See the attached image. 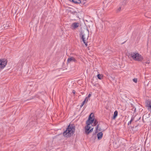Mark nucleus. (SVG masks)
Wrapping results in <instances>:
<instances>
[{
	"mask_svg": "<svg viewBox=\"0 0 151 151\" xmlns=\"http://www.w3.org/2000/svg\"><path fill=\"white\" fill-rule=\"evenodd\" d=\"M86 102H85V101H83V102L80 105V107H82L83 106V105Z\"/></svg>",
	"mask_w": 151,
	"mask_h": 151,
	"instance_id": "nucleus-19",
	"label": "nucleus"
},
{
	"mask_svg": "<svg viewBox=\"0 0 151 151\" xmlns=\"http://www.w3.org/2000/svg\"><path fill=\"white\" fill-rule=\"evenodd\" d=\"M94 119V114L93 113H91L89 116L88 120L86 122V124L90 125V124H92L93 122Z\"/></svg>",
	"mask_w": 151,
	"mask_h": 151,
	"instance_id": "nucleus-3",
	"label": "nucleus"
},
{
	"mask_svg": "<svg viewBox=\"0 0 151 151\" xmlns=\"http://www.w3.org/2000/svg\"><path fill=\"white\" fill-rule=\"evenodd\" d=\"M151 105V101L147 100L146 102V106L147 107Z\"/></svg>",
	"mask_w": 151,
	"mask_h": 151,
	"instance_id": "nucleus-10",
	"label": "nucleus"
},
{
	"mask_svg": "<svg viewBox=\"0 0 151 151\" xmlns=\"http://www.w3.org/2000/svg\"><path fill=\"white\" fill-rule=\"evenodd\" d=\"M86 37L85 35V34H83L82 35V40L83 42V43L85 44V45L86 46H87L88 45L86 42Z\"/></svg>",
	"mask_w": 151,
	"mask_h": 151,
	"instance_id": "nucleus-8",
	"label": "nucleus"
},
{
	"mask_svg": "<svg viewBox=\"0 0 151 151\" xmlns=\"http://www.w3.org/2000/svg\"><path fill=\"white\" fill-rule=\"evenodd\" d=\"M147 108L148 110L150 111V112H151V105L149 106H147Z\"/></svg>",
	"mask_w": 151,
	"mask_h": 151,
	"instance_id": "nucleus-17",
	"label": "nucleus"
},
{
	"mask_svg": "<svg viewBox=\"0 0 151 151\" xmlns=\"http://www.w3.org/2000/svg\"><path fill=\"white\" fill-rule=\"evenodd\" d=\"M67 61L68 63H69L71 62H76L77 60L73 57H70L68 58Z\"/></svg>",
	"mask_w": 151,
	"mask_h": 151,
	"instance_id": "nucleus-6",
	"label": "nucleus"
},
{
	"mask_svg": "<svg viewBox=\"0 0 151 151\" xmlns=\"http://www.w3.org/2000/svg\"><path fill=\"white\" fill-rule=\"evenodd\" d=\"M7 63V61L4 59H0V68H4L6 65Z\"/></svg>",
	"mask_w": 151,
	"mask_h": 151,
	"instance_id": "nucleus-4",
	"label": "nucleus"
},
{
	"mask_svg": "<svg viewBox=\"0 0 151 151\" xmlns=\"http://www.w3.org/2000/svg\"><path fill=\"white\" fill-rule=\"evenodd\" d=\"M93 125L94 126H96L98 123V122L96 119H94V120L93 122Z\"/></svg>",
	"mask_w": 151,
	"mask_h": 151,
	"instance_id": "nucleus-16",
	"label": "nucleus"
},
{
	"mask_svg": "<svg viewBox=\"0 0 151 151\" xmlns=\"http://www.w3.org/2000/svg\"><path fill=\"white\" fill-rule=\"evenodd\" d=\"M103 76L102 75L98 74L97 75L98 78L99 79H101L103 78Z\"/></svg>",
	"mask_w": 151,
	"mask_h": 151,
	"instance_id": "nucleus-15",
	"label": "nucleus"
},
{
	"mask_svg": "<svg viewBox=\"0 0 151 151\" xmlns=\"http://www.w3.org/2000/svg\"><path fill=\"white\" fill-rule=\"evenodd\" d=\"M72 92L74 94H75V93L76 91L74 90H73L72 91Z\"/></svg>",
	"mask_w": 151,
	"mask_h": 151,
	"instance_id": "nucleus-23",
	"label": "nucleus"
},
{
	"mask_svg": "<svg viewBox=\"0 0 151 151\" xmlns=\"http://www.w3.org/2000/svg\"><path fill=\"white\" fill-rule=\"evenodd\" d=\"M75 131V128L74 126L69 125L66 129L64 132L63 135L65 137H70L73 134Z\"/></svg>",
	"mask_w": 151,
	"mask_h": 151,
	"instance_id": "nucleus-1",
	"label": "nucleus"
},
{
	"mask_svg": "<svg viewBox=\"0 0 151 151\" xmlns=\"http://www.w3.org/2000/svg\"><path fill=\"white\" fill-rule=\"evenodd\" d=\"M72 2L75 4H80L81 3L80 0H72Z\"/></svg>",
	"mask_w": 151,
	"mask_h": 151,
	"instance_id": "nucleus-11",
	"label": "nucleus"
},
{
	"mask_svg": "<svg viewBox=\"0 0 151 151\" xmlns=\"http://www.w3.org/2000/svg\"><path fill=\"white\" fill-rule=\"evenodd\" d=\"M93 128L91 129V127L90 125L87 124V125L85 127V132L86 134H88L90 132L93 131Z\"/></svg>",
	"mask_w": 151,
	"mask_h": 151,
	"instance_id": "nucleus-5",
	"label": "nucleus"
},
{
	"mask_svg": "<svg viewBox=\"0 0 151 151\" xmlns=\"http://www.w3.org/2000/svg\"><path fill=\"white\" fill-rule=\"evenodd\" d=\"M89 99L88 98V97H86L85 98V99L84 100V101H85V102H87L88 101Z\"/></svg>",
	"mask_w": 151,
	"mask_h": 151,
	"instance_id": "nucleus-21",
	"label": "nucleus"
},
{
	"mask_svg": "<svg viewBox=\"0 0 151 151\" xmlns=\"http://www.w3.org/2000/svg\"><path fill=\"white\" fill-rule=\"evenodd\" d=\"M134 116H132L131 117V119L130 121H129L128 123V125H129L130 124H131L132 123V122L134 119Z\"/></svg>",
	"mask_w": 151,
	"mask_h": 151,
	"instance_id": "nucleus-14",
	"label": "nucleus"
},
{
	"mask_svg": "<svg viewBox=\"0 0 151 151\" xmlns=\"http://www.w3.org/2000/svg\"><path fill=\"white\" fill-rule=\"evenodd\" d=\"M99 124H98L96 127V132H98V131H101V128H99Z\"/></svg>",
	"mask_w": 151,
	"mask_h": 151,
	"instance_id": "nucleus-12",
	"label": "nucleus"
},
{
	"mask_svg": "<svg viewBox=\"0 0 151 151\" xmlns=\"http://www.w3.org/2000/svg\"><path fill=\"white\" fill-rule=\"evenodd\" d=\"M118 115V112L117 111H115L114 114V116H113V119H114L116 118V117Z\"/></svg>",
	"mask_w": 151,
	"mask_h": 151,
	"instance_id": "nucleus-13",
	"label": "nucleus"
},
{
	"mask_svg": "<svg viewBox=\"0 0 151 151\" xmlns=\"http://www.w3.org/2000/svg\"><path fill=\"white\" fill-rule=\"evenodd\" d=\"M91 96V94H89L88 95V96L87 97H88V98L89 99V98L90 97V96Z\"/></svg>",
	"mask_w": 151,
	"mask_h": 151,
	"instance_id": "nucleus-22",
	"label": "nucleus"
},
{
	"mask_svg": "<svg viewBox=\"0 0 151 151\" xmlns=\"http://www.w3.org/2000/svg\"><path fill=\"white\" fill-rule=\"evenodd\" d=\"M103 136V133L102 132L98 133L97 134L98 139H100Z\"/></svg>",
	"mask_w": 151,
	"mask_h": 151,
	"instance_id": "nucleus-9",
	"label": "nucleus"
},
{
	"mask_svg": "<svg viewBox=\"0 0 151 151\" xmlns=\"http://www.w3.org/2000/svg\"><path fill=\"white\" fill-rule=\"evenodd\" d=\"M130 55L135 60L141 61L143 59L142 57L139 54L134 52H131Z\"/></svg>",
	"mask_w": 151,
	"mask_h": 151,
	"instance_id": "nucleus-2",
	"label": "nucleus"
},
{
	"mask_svg": "<svg viewBox=\"0 0 151 151\" xmlns=\"http://www.w3.org/2000/svg\"><path fill=\"white\" fill-rule=\"evenodd\" d=\"M134 82L135 83H137V79L136 78H134L133 79Z\"/></svg>",
	"mask_w": 151,
	"mask_h": 151,
	"instance_id": "nucleus-20",
	"label": "nucleus"
},
{
	"mask_svg": "<svg viewBox=\"0 0 151 151\" xmlns=\"http://www.w3.org/2000/svg\"><path fill=\"white\" fill-rule=\"evenodd\" d=\"M79 24L78 23H73L71 25V28L73 29H75L79 26Z\"/></svg>",
	"mask_w": 151,
	"mask_h": 151,
	"instance_id": "nucleus-7",
	"label": "nucleus"
},
{
	"mask_svg": "<svg viewBox=\"0 0 151 151\" xmlns=\"http://www.w3.org/2000/svg\"><path fill=\"white\" fill-rule=\"evenodd\" d=\"M150 63L149 61H147V62H145L146 64H149Z\"/></svg>",
	"mask_w": 151,
	"mask_h": 151,
	"instance_id": "nucleus-24",
	"label": "nucleus"
},
{
	"mask_svg": "<svg viewBox=\"0 0 151 151\" xmlns=\"http://www.w3.org/2000/svg\"><path fill=\"white\" fill-rule=\"evenodd\" d=\"M121 8L122 7H119L117 10V12H120L121 10Z\"/></svg>",
	"mask_w": 151,
	"mask_h": 151,
	"instance_id": "nucleus-18",
	"label": "nucleus"
}]
</instances>
